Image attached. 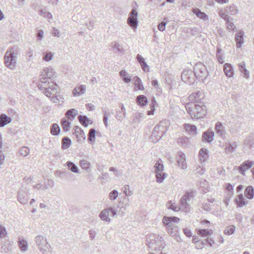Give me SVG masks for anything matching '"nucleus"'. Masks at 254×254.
Segmentation results:
<instances>
[{"instance_id": "nucleus-36", "label": "nucleus", "mask_w": 254, "mask_h": 254, "mask_svg": "<svg viewBox=\"0 0 254 254\" xmlns=\"http://www.w3.org/2000/svg\"><path fill=\"white\" fill-rule=\"evenodd\" d=\"M102 112L103 113V123L106 126V127H108V117L110 116V110L109 108H104L102 109Z\"/></svg>"}, {"instance_id": "nucleus-54", "label": "nucleus", "mask_w": 254, "mask_h": 254, "mask_svg": "<svg viewBox=\"0 0 254 254\" xmlns=\"http://www.w3.org/2000/svg\"><path fill=\"white\" fill-rule=\"evenodd\" d=\"M118 194V191L117 190H114L109 193V198L111 200H114L117 198Z\"/></svg>"}, {"instance_id": "nucleus-2", "label": "nucleus", "mask_w": 254, "mask_h": 254, "mask_svg": "<svg viewBox=\"0 0 254 254\" xmlns=\"http://www.w3.org/2000/svg\"><path fill=\"white\" fill-rule=\"evenodd\" d=\"M188 113L193 119L202 118L206 114V107L204 102L188 104L186 106Z\"/></svg>"}, {"instance_id": "nucleus-13", "label": "nucleus", "mask_w": 254, "mask_h": 254, "mask_svg": "<svg viewBox=\"0 0 254 254\" xmlns=\"http://www.w3.org/2000/svg\"><path fill=\"white\" fill-rule=\"evenodd\" d=\"M158 241L162 242L163 239L162 237L159 236L151 234L147 235L146 238V245L149 248L153 247L154 245H156Z\"/></svg>"}, {"instance_id": "nucleus-63", "label": "nucleus", "mask_w": 254, "mask_h": 254, "mask_svg": "<svg viewBox=\"0 0 254 254\" xmlns=\"http://www.w3.org/2000/svg\"><path fill=\"white\" fill-rule=\"evenodd\" d=\"M204 241L201 240L195 244V248L197 249H202L204 246Z\"/></svg>"}, {"instance_id": "nucleus-1", "label": "nucleus", "mask_w": 254, "mask_h": 254, "mask_svg": "<svg viewBox=\"0 0 254 254\" xmlns=\"http://www.w3.org/2000/svg\"><path fill=\"white\" fill-rule=\"evenodd\" d=\"M20 52V49L17 46L8 48L4 56V64L10 69H14L17 63V58Z\"/></svg>"}, {"instance_id": "nucleus-7", "label": "nucleus", "mask_w": 254, "mask_h": 254, "mask_svg": "<svg viewBox=\"0 0 254 254\" xmlns=\"http://www.w3.org/2000/svg\"><path fill=\"white\" fill-rule=\"evenodd\" d=\"M34 241L38 249L43 254H52L51 247L44 236L42 235L37 236L35 237Z\"/></svg>"}, {"instance_id": "nucleus-39", "label": "nucleus", "mask_w": 254, "mask_h": 254, "mask_svg": "<svg viewBox=\"0 0 254 254\" xmlns=\"http://www.w3.org/2000/svg\"><path fill=\"white\" fill-rule=\"evenodd\" d=\"M71 140L67 137H64L62 141V148L63 149L68 148L71 144Z\"/></svg>"}, {"instance_id": "nucleus-25", "label": "nucleus", "mask_w": 254, "mask_h": 254, "mask_svg": "<svg viewBox=\"0 0 254 254\" xmlns=\"http://www.w3.org/2000/svg\"><path fill=\"white\" fill-rule=\"evenodd\" d=\"M245 195L247 198L249 199H253L254 196V188L253 187L251 186L247 187L245 190Z\"/></svg>"}, {"instance_id": "nucleus-17", "label": "nucleus", "mask_w": 254, "mask_h": 254, "mask_svg": "<svg viewBox=\"0 0 254 254\" xmlns=\"http://www.w3.org/2000/svg\"><path fill=\"white\" fill-rule=\"evenodd\" d=\"M215 130L217 134L221 138L225 137L226 131L225 127L221 122H217L216 123L215 125Z\"/></svg>"}, {"instance_id": "nucleus-11", "label": "nucleus", "mask_w": 254, "mask_h": 254, "mask_svg": "<svg viewBox=\"0 0 254 254\" xmlns=\"http://www.w3.org/2000/svg\"><path fill=\"white\" fill-rule=\"evenodd\" d=\"M55 73L53 68L50 67L45 68L43 69L41 74L40 79L45 78V80H47V82H49V80H52L53 78L56 76Z\"/></svg>"}, {"instance_id": "nucleus-21", "label": "nucleus", "mask_w": 254, "mask_h": 254, "mask_svg": "<svg viewBox=\"0 0 254 254\" xmlns=\"http://www.w3.org/2000/svg\"><path fill=\"white\" fill-rule=\"evenodd\" d=\"M223 70L225 75L229 77H232L234 75V69L230 64L226 63L224 65Z\"/></svg>"}, {"instance_id": "nucleus-41", "label": "nucleus", "mask_w": 254, "mask_h": 254, "mask_svg": "<svg viewBox=\"0 0 254 254\" xmlns=\"http://www.w3.org/2000/svg\"><path fill=\"white\" fill-rule=\"evenodd\" d=\"M156 173V181L158 183H161L166 177V174L162 172H158Z\"/></svg>"}, {"instance_id": "nucleus-33", "label": "nucleus", "mask_w": 254, "mask_h": 254, "mask_svg": "<svg viewBox=\"0 0 254 254\" xmlns=\"http://www.w3.org/2000/svg\"><path fill=\"white\" fill-rule=\"evenodd\" d=\"M238 145L236 142L229 143L228 146L225 148V151L226 153H232L235 151Z\"/></svg>"}, {"instance_id": "nucleus-40", "label": "nucleus", "mask_w": 254, "mask_h": 254, "mask_svg": "<svg viewBox=\"0 0 254 254\" xmlns=\"http://www.w3.org/2000/svg\"><path fill=\"white\" fill-rule=\"evenodd\" d=\"M61 129L59 126L57 124L52 125L51 128V133L54 135H58L60 132Z\"/></svg>"}, {"instance_id": "nucleus-43", "label": "nucleus", "mask_w": 254, "mask_h": 254, "mask_svg": "<svg viewBox=\"0 0 254 254\" xmlns=\"http://www.w3.org/2000/svg\"><path fill=\"white\" fill-rule=\"evenodd\" d=\"M70 123L65 118H64L61 121V126L63 130L64 131L69 130Z\"/></svg>"}, {"instance_id": "nucleus-38", "label": "nucleus", "mask_w": 254, "mask_h": 254, "mask_svg": "<svg viewBox=\"0 0 254 254\" xmlns=\"http://www.w3.org/2000/svg\"><path fill=\"white\" fill-rule=\"evenodd\" d=\"M79 165L83 170L88 171L90 169L91 164L89 161L82 159L80 160Z\"/></svg>"}, {"instance_id": "nucleus-19", "label": "nucleus", "mask_w": 254, "mask_h": 254, "mask_svg": "<svg viewBox=\"0 0 254 254\" xmlns=\"http://www.w3.org/2000/svg\"><path fill=\"white\" fill-rule=\"evenodd\" d=\"M74 132L73 134L76 135V137L77 138V140H81L82 138L83 139H85V135L82 129L78 126H75L74 127Z\"/></svg>"}, {"instance_id": "nucleus-47", "label": "nucleus", "mask_w": 254, "mask_h": 254, "mask_svg": "<svg viewBox=\"0 0 254 254\" xmlns=\"http://www.w3.org/2000/svg\"><path fill=\"white\" fill-rule=\"evenodd\" d=\"M18 246L22 252H25L27 250L28 244L25 240H19L18 242Z\"/></svg>"}, {"instance_id": "nucleus-60", "label": "nucleus", "mask_w": 254, "mask_h": 254, "mask_svg": "<svg viewBox=\"0 0 254 254\" xmlns=\"http://www.w3.org/2000/svg\"><path fill=\"white\" fill-rule=\"evenodd\" d=\"M6 235V231L4 226L0 224V238L4 237Z\"/></svg>"}, {"instance_id": "nucleus-50", "label": "nucleus", "mask_w": 254, "mask_h": 254, "mask_svg": "<svg viewBox=\"0 0 254 254\" xmlns=\"http://www.w3.org/2000/svg\"><path fill=\"white\" fill-rule=\"evenodd\" d=\"M144 118V115L140 113H136L134 115L133 121L135 123H140Z\"/></svg>"}, {"instance_id": "nucleus-30", "label": "nucleus", "mask_w": 254, "mask_h": 254, "mask_svg": "<svg viewBox=\"0 0 254 254\" xmlns=\"http://www.w3.org/2000/svg\"><path fill=\"white\" fill-rule=\"evenodd\" d=\"M193 13L195 14L198 18L203 20L208 19V16L204 12L201 11L198 8H193Z\"/></svg>"}, {"instance_id": "nucleus-9", "label": "nucleus", "mask_w": 254, "mask_h": 254, "mask_svg": "<svg viewBox=\"0 0 254 254\" xmlns=\"http://www.w3.org/2000/svg\"><path fill=\"white\" fill-rule=\"evenodd\" d=\"M182 80L189 85L193 84L196 79V76L193 70H185L183 71L181 75Z\"/></svg>"}, {"instance_id": "nucleus-20", "label": "nucleus", "mask_w": 254, "mask_h": 254, "mask_svg": "<svg viewBox=\"0 0 254 254\" xmlns=\"http://www.w3.org/2000/svg\"><path fill=\"white\" fill-rule=\"evenodd\" d=\"M110 210L107 208L104 209L101 211L99 217L102 220L108 222H110L111 219L109 218Z\"/></svg>"}, {"instance_id": "nucleus-59", "label": "nucleus", "mask_w": 254, "mask_h": 254, "mask_svg": "<svg viewBox=\"0 0 254 254\" xmlns=\"http://www.w3.org/2000/svg\"><path fill=\"white\" fill-rule=\"evenodd\" d=\"M229 131L232 133L236 134L239 131V127L237 125L231 126L229 127Z\"/></svg>"}, {"instance_id": "nucleus-61", "label": "nucleus", "mask_w": 254, "mask_h": 254, "mask_svg": "<svg viewBox=\"0 0 254 254\" xmlns=\"http://www.w3.org/2000/svg\"><path fill=\"white\" fill-rule=\"evenodd\" d=\"M219 16L224 19L226 21L229 20V16L225 12L220 10L219 13Z\"/></svg>"}, {"instance_id": "nucleus-24", "label": "nucleus", "mask_w": 254, "mask_h": 254, "mask_svg": "<svg viewBox=\"0 0 254 254\" xmlns=\"http://www.w3.org/2000/svg\"><path fill=\"white\" fill-rule=\"evenodd\" d=\"M238 66L240 71L243 74V76L247 79L249 78L250 76L249 72L246 68L245 62H243L242 63L239 64Z\"/></svg>"}, {"instance_id": "nucleus-57", "label": "nucleus", "mask_w": 254, "mask_h": 254, "mask_svg": "<svg viewBox=\"0 0 254 254\" xmlns=\"http://www.w3.org/2000/svg\"><path fill=\"white\" fill-rule=\"evenodd\" d=\"M123 192L127 196H131L132 194V191L130 190L128 185H125L124 186Z\"/></svg>"}, {"instance_id": "nucleus-16", "label": "nucleus", "mask_w": 254, "mask_h": 254, "mask_svg": "<svg viewBox=\"0 0 254 254\" xmlns=\"http://www.w3.org/2000/svg\"><path fill=\"white\" fill-rule=\"evenodd\" d=\"M54 186V182L52 180H48V184H42L41 183H38L33 186V188L34 190H45L49 188V186L53 188Z\"/></svg>"}, {"instance_id": "nucleus-27", "label": "nucleus", "mask_w": 254, "mask_h": 254, "mask_svg": "<svg viewBox=\"0 0 254 254\" xmlns=\"http://www.w3.org/2000/svg\"><path fill=\"white\" fill-rule=\"evenodd\" d=\"M236 202L238 206L242 207L244 205H246L248 201H246L244 198L243 194H239L237 198L235 199Z\"/></svg>"}, {"instance_id": "nucleus-6", "label": "nucleus", "mask_w": 254, "mask_h": 254, "mask_svg": "<svg viewBox=\"0 0 254 254\" xmlns=\"http://www.w3.org/2000/svg\"><path fill=\"white\" fill-rule=\"evenodd\" d=\"M192 197V192H187L182 197L179 207L177 206L175 203L170 204V202H169L168 208L175 211H178L180 209H182L186 212H188L190 209L189 202Z\"/></svg>"}, {"instance_id": "nucleus-32", "label": "nucleus", "mask_w": 254, "mask_h": 254, "mask_svg": "<svg viewBox=\"0 0 254 254\" xmlns=\"http://www.w3.org/2000/svg\"><path fill=\"white\" fill-rule=\"evenodd\" d=\"M85 90V86L83 85H81L79 87H75L72 93L74 96H79L80 94H83Z\"/></svg>"}, {"instance_id": "nucleus-5", "label": "nucleus", "mask_w": 254, "mask_h": 254, "mask_svg": "<svg viewBox=\"0 0 254 254\" xmlns=\"http://www.w3.org/2000/svg\"><path fill=\"white\" fill-rule=\"evenodd\" d=\"M38 88L43 90L44 94L50 98L52 95H55L57 93V85L52 82L51 85L50 82L45 80V78L40 79V82L37 83Z\"/></svg>"}, {"instance_id": "nucleus-3", "label": "nucleus", "mask_w": 254, "mask_h": 254, "mask_svg": "<svg viewBox=\"0 0 254 254\" xmlns=\"http://www.w3.org/2000/svg\"><path fill=\"white\" fill-rule=\"evenodd\" d=\"M180 219L177 217H167L164 216L162 222L167 228L168 234L173 237H174L177 241L178 238H180L179 236V228L174 223H177Z\"/></svg>"}, {"instance_id": "nucleus-26", "label": "nucleus", "mask_w": 254, "mask_h": 254, "mask_svg": "<svg viewBox=\"0 0 254 254\" xmlns=\"http://www.w3.org/2000/svg\"><path fill=\"white\" fill-rule=\"evenodd\" d=\"M235 41L237 48H240L244 41L243 32L240 31L235 35Z\"/></svg>"}, {"instance_id": "nucleus-62", "label": "nucleus", "mask_w": 254, "mask_h": 254, "mask_svg": "<svg viewBox=\"0 0 254 254\" xmlns=\"http://www.w3.org/2000/svg\"><path fill=\"white\" fill-rule=\"evenodd\" d=\"M204 241L205 243H206L211 247H212L214 244V240L212 238L207 237L206 239L204 240Z\"/></svg>"}, {"instance_id": "nucleus-44", "label": "nucleus", "mask_w": 254, "mask_h": 254, "mask_svg": "<svg viewBox=\"0 0 254 254\" xmlns=\"http://www.w3.org/2000/svg\"><path fill=\"white\" fill-rule=\"evenodd\" d=\"M154 168L155 169V173H158V172H162L164 169V165L162 161L159 159L155 163L154 165Z\"/></svg>"}, {"instance_id": "nucleus-42", "label": "nucleus", "mask_w": 254, "mask_h": 254, "mask_svg": "<svg viewBox=\"0 0 254 254\" xmlns=\"http://www.w3.org/2000/svg\"><path fill=\"white\" fill-rule=\"evenodd\" d=\"M197 234L202 237H208L212 234V231L208 229H200L197 231Z\"/></svg>"}, {"instance_id": "nucleus-55", "label": "nucleus", "mask_w": 254, "mask_h": 254, "mask_svg": "<svg viewBox=\"0 0 254 254\" xmlns=\"http://www.w3.org/2000/svg\"><path fill=\"white\" fill-rule=\"evenodd\" d=\"M53 57V54L52 52H46L44 53L43 59L46 62H49L52 59Z\"/></svg>"}, {"instance_id": "nucleus-14", "label": "nucleus", "mask_w": 254, "mask_h": 254, "mask_svg": "<svg viewBox=\"0 0 254 254\" xmlns=\"http://www.w3.org/2000/svg\"><path fill=\"white\" fill-rule=\"evenodd\" d=\"M254 164V161L248 160L242 163L238 167L239 172L242 175H244L245 172L251 168Z\"/></svg>"}, {"instance_id": "nucleus-35", "label": "nucleus", "mask_w": 254, "mask_h": 254, "mask_svg": "<svg viewBox=\"0 0 254 254\" xmlns=\"http://www.w3.org/2000/svg\"><path fill=\"white\" fill-rule=\"evenodd\" d=\"M185 128L186 131L189 132L190 134H196V127L194 125L190 124H185Z\"/></svg>"}, {"instance_id": "nucleus-34", "label": "nucleus", "mask_w": 254, "mask_h": 254, "mask_svg": "<svg viewBox=\"0 0 254 254\" xmlns=\"http://www.w3.org/2000/svg\"><path fill=\"white\" fill-rule=\"evenodd\" d=\"M66 165L69 170L74 173H78L79 169L77 166L73 162L68 161L66 163Z\"/></svg>"}, {"instance_id": "nucleus-51", "label": "nucleus", "mask_w": 254, "mask_h": 254, "mask_svg": "<svg viewBox=\"0 0 254 254\" xmlns=\"http://www.w3.org/2000/svg\"><path fill=\"white\" fill-rule=\"evenodd\" d=\"M226 11L229 14L235 15L237 13L238 9L235 5L232 4L227 7Z\"/></svg>"}, {"instance_id": "nucleus-31", "label": "nucleus", "mask_w": 254, "mask_h": 254, "mask_svg": "<svg viewBox=\"0 0 254 254\" xmlns=\"http://www.w3.org/2000/svg\"><path fill=\"white\" fill-rule=\"evenodd\" d=\"M78 111L75 109H70L67 111L65 113L66 118L70 120L74 119L75 116L77 115Z\"/></svg>"}, {"instance_id": "nucleus-58", "label": "nucleus", "mask_w": 254, "mask_h": 254, "mask_svg": "<svg viewBox=\"0 0 254 254\" xmlns=\"http://www.w3.org/2000/svg\"><path fill=\"white\" fill-rule=\"evenodd\" d=\"M156 103V102L155 100V99L153 98V99L152 100V104L150 106L151 110L150 111H147V115H153L154 111H155L154 105Z\"/></svg>"}, {"instance_id": "nucleus-48", "label": "nucleus", "mask_w": 254, "mask_h": 254, "mask_svg": "<svg viewBox=\"0 0 254 254\" xmlns=\"http://www.w3.org/2000/svg\"><path fill=\"white\" fill-rule=\"evenodd\" d=\"M30 152V149L28 147H22L19 149L18 153L20 155L25 157L27 156Z\"/></svg>"}, {"instance_id": "nucleus-8", "label": "nucleus", "mask_w": 254, "mask_h": 254, "mask_svg": "<svg viewBox=\"0 0 254 254\" xmlns=\"http://www.w3.org/2000/svg\"><path fill=\"white\" fill-rule=\"evenodd\" d=\"M193 71L196 79L203 81L208 75V71L205 65L201 63H197L193 67Z\"/></svg>"}, {"instance_id": "nucleus-4", "label": "nucleus", "mask_w": 254, "mask_h": 254, "mask_svg": "<svg viewBox=\"0 0 254 254\" xmlns=\"http://www.w3.org/2000/svg\"><path fill=\"white\" fill-rule=\"evenodd\" d=\"M170 122L167 120L160 121L154 128L150 139L154 143L157 142L166 133L170 126Z\"/></svg>"}, {"instance_id": "nucleus-56", "label": "nucleus", "mask_w": 254, "mask_h": 254, "mask_svg": "<svg viewBox=\"0 0 254 254\" xmlns=\"http://www.w3.org/2000/svg\"><path fill=\"white\" fill-rule=\"evenodd\" d=\"M244 144L250 147H251L254 144V139L251 136L246 138L244 141Z\"/></svg>"}, {"instance_id": "nucleus-52", "label": "nucleus", "mask_w": 254, "mask_h": 254, "mask_svg": "<svg viewBox=\"0 0 254 254\" xmlns=\"http://www.w3.org/2000/svg\"><path fill=\"white\" fill-rule=\"evenodd\" d=\"M236 227L234 225H230L225 229L224 233L226 235H230L234 233Z\"/></svg>"}, {"instance_id": "nucleus-49", "label": "nucleus", "mask_w": 254, "mask_h": 254, "mask_svg": "<svg viewBox=\"0 0 254 254\" xmlns=\"http://www.w3.org/2000/svg\"><path fill=\"white\" fill-rule=\"evenodd\" d=\"M96 130L94 128H91L88 134V140L90 142H94L95 140Z\"/></svg>"}, {"instance_id": "nucleus-12", "label": "nucleus", "mask_w": 254, "mask_h": 254, "mask_svg": "<svg viewBox=\"0 0 254 254\" xmlns=\"http://www.w3.org/2000/svg\"><path fill=\"white\" fill-rule=\"evenodd\" d=\"M17 200L23 204H26L28 203V191L25 189H20L17 193Z\"/></svg>"}, {"instance_id": "nucleus-46", "label": "nucleus", "mask_w": 254, "mask_h": 254, "mask_svg": "<svg viewBox=\"0 0 254 254\" xmlns=\"http://www.w3.org/2000/svg\"><path fill=\"white\" fill-rule=\"evenodd\" d=\"M177 142L183 147H186L189 143V140L186 137H182L178 139Z\"/></svg>"}, {"instance_id": "nucleus-22", "label": "nucleus", "mask_w": 254, "mask_h": 254, "mask_svg": "<svg viewBox=\"0 0 254 254\" xmlns=\"http://www.w3.org/2000/svg\"><path fill=\"white\" fill-rule=\"evenodd\" d=\"M11 121L10 117L4 114L0 115V127H3Z\"/></svg>"}, {"instance_id": "nucleus-10", "label": "nucleus", "mask_w": 254, "mask_h": 254, "mask_svg": "<svg viewBox=\"0 0 254 254\" xmlns=\"http://www.w3.org/2000/svg\"><path fill=\"white\" fill-rule=\"evenodd\" d=\"M137 12L134 9H132L129 13L127 19V24L133 29H136L138 26Z\"/></svg>"}, {"instance_id": "nucleus-23", "label": "nucleus", "mask_w": 254, "mask_h": 254, "mask_svg": "<svg viewBox=\"0 0 254 254\" xmlns=\"http://www.w3.org/2000/svg\"><path fill=\"white\" fill-rule=\"evenodd\" d=\"M214 133L213 131H207L204 132L202 135L203 140L210 143L213 139Z\"/></svg>"}, {"instance_id": "nucleus-18", "label": "nucleus", "mask_w": 254, "mask_h": 254, "mask_svg": "<svg viewBox=\"0 0 254 254\" xmlns=\"http://www.w3.org/2000/svg\"><path fill=\"white\" fill-rule=\"evenodd\" d=\"M202 96V93L198 91L192 93L189 96V98L190 101L194 102V104L200 103V102H202L201 101H199V100L201 99V96Z\"/></svg>"}, {"instance_id": "nucleus-15", "label": "nucleus", "mask_w": 254, "mask_h": 254, "mask_svg": "<svg viewBox=\"0 0 254 254\" xmlns=\"http://www.w3.org/2000/svg\"><path fill=\"white\" fill-rule=\"evenodd\" d=\"M178 166L183 170H185L187 168L186 163V155L182 152H179L176 156Z\"/></svg>"}, {"instance_id": "nucleus-37", "label": "nucleus", "mask_w": 254, "mask_h": 254, "mask_svg": "<svg viewBox=\"0 0 254 254\" xmlns=\"http://www.w3.org/2000/svg\"><path fill=\"white\" fill-rule=\"evenodd\" d=\"M133 80L134 85L138 90H143L144 89L142 81L139 77L135 76L134 77Z\"/></svg>"}, {"instance_id": "nucleus-64", "label": "nucleus", "mask_w": 254, "mask_h": 254, "mask_svg": "<svg viewBox=\"0 0 254 254\" xmlns=\"http://www.w3.org/2000/svg\"><path fill=\"white\" fill-rule=\"evenodd\" d=\"M167 23L165 22H162L158 25V29L161 31H163L165 30L166 25Z\"/></svg>"}, {"instance_id": "nucleus-45", "label": "nucleus", "mask_w": 254, "mask_h": 254, "mask_svg": "<svg viewBox=\"0 0 254 254\" xmlns=\"http://www.w3.org/2000/svg\"><path fill=\"white\" fill-rule=\"evenodd\" d=\"M78 119L80 123L84 127H86L89 124L90 120L86 116L79 115L78 117Z\"/></svg>"}, {"instance_id": "nucleus-53", "label": "nucleus", "mask_w": 254, "mask_h": 254, "mask_svg": "<svg viewBox=\"0 0 254 254\" xmlns=\"http://www.w3.org/2000/svg\"><path fill=\"white\" fill-rule=\"evenodd\" d=\"M39 14L41 15H43L45 18L52 19L53 17L52 14L45 10V9H41L39 11Z\"/></svg>"}, {"instance_id": "nucleus-28", "label": "nucleus", "mask_w": 254, "mask_h": 254, "mask_svg": "<svg viewBox=\"0 0 254 254\" xmlns=\"http://www.w3.org/2000/svg\"><path fill=\"white\" fill-rule=\"evenodd\" d=\"M199 156L201 162H205L208 158L207 149L204 148H201L199 152Z\"/></svg>"}, {"instance_id": "nucleus-29", "label": "nucleus", "mask_w": 254, "mask_h": 254, "mask_svg": "<svg viewBox=\"0 0 254 254\" xmlns=\"http://www.w3.org/2000/svg\"><path fill=\"white\" fill-rule=\"evenodd\" d=\"M136 102L139 106H144L147 104L148 100L145 95H141L137 96Z\"/></svg>"}]
</instances>
